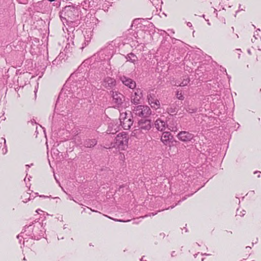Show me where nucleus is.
<instances>
[{
    "label": "nucleus",
    "mask_w": 261,
    "mask_h": 261,
    "mask_svg": "<svg viewBox=\"0 0 261 261\" xmlns=\"http://www.w3.org/2000/svg\"><path fill=\"white\" fill-rule=\"evenodd\" d=\"M23 231L17 236V238L20 237L24 238V236L31 237L34 240H38L42 237H44L45 229L43 224L38 221H35L29 226L25 225L24 227Z\"/></svg>",
    "instance_id": "1"
},
{
    "label": "nucleus",
    "mask_w": 261,
    "mask_h": 261,
    "mask_svg": "<svg viewBox=\"0 0 261 261\" xmlns=\"http://www.w3.org/2000/svg\"><path fill=\"white\" fill-rule=\"evenodd\" d=\"M79 15V11L76 7L73 6H66L60 12V18L63 23L67 22H72Z\"/></svg>",
    "instance_id": "2"
},
{
    "label": "nucleus",
    "mask_w": 261,
    "mask_h": 261,
    "mask_svg": "<svg viewBox=\"0 0 261 261\" xmlns=\"http://www.w3.org/2000/svg\"><path fill=\"white\" fill-rule=\"evenodd\" d=\"M128 137L126 133H119L114 139V142L110 145L106 144V148H117L119 150H124L128 146Z\"/></svg>",
    "instance_id": "3"
},
{
    "label": "nucleus",
    "mask_w": 261,
    "mask_h": 261,
    "mask_svg": "<svg viewBox=\"0 0 261 261\" xmlns=\"http://www.w3.org/2000/svg\"><path fill=\"white\" fill-rule=\"evenodd\" d=\"M151 126L150 120L142 119L138 121L139 128L135 129L132 133V135L137 138H141L151 129Z\"/></svg>",
    "instance_id": "4"
},
{
    "label": "nucleus",
    "mask_w": 261,
    "mask_h": 261,
    "mask_svg": "<svg viewBox=\"0 0 261 261\" xmlns=\"http://www.w3.org/2000/svg\"><path fill=\"white\" fill-rule=\"evenodd\" d=\"M132 116L146 118L151 114L150 108L145 105L134 106L132 108Z\"/></svg>",
    "instance_id": "5"
},
{
    "label": "nucleus",
    "mask_w": 261,
    "mask_h": 261,
    "mask_svg": "<svg viewBox=\"0 0 261 261\" xmlns=\"http://www.w3.org/2000/svg\"><path fill=\"white\" fill-rule=\"evenodd\" d=\"M132 116H128L126 112L121 113L119 117V121L121 125L124 129H129L133 125V120Z\"/></svg>",
    "instance_id": "6"
},
{
    "label": "nucleus",
    "mask_w": 261,
    "mask_h": 261,
    "mask_svg": "<svg viewBox=\"0 0 261 261\" xmlns=\"http://www.w3.org/2000/svg\"><path fill=\"white\" fill-rule=\"evenodd\" d=\"M177 138L182 142H187L191 141L194 137V135L189 132L181 131L177 135Z\"/></svg>",
    "instance_id": "7"
},
{
    "label": "nucleus",
    "mask_w": 261,
    "mask_h": 261,
    "mask_svg": "<svg viewBox=\"0 0 261 261\" xmlns=\"http://www.w3.org/2000/svg\"><path fill=\"white\" fill-rule=\"evenodd\" d=\"M113 102L115 104V107L119 108L123 103L124 100V96L121 93L117 91H112Z\"/></svg>",
    "instance_id": "8"
},
{
    "label": "nucleus",
    "mask_w": 261,
    "mask_h": 261,
    "mask_svg": "<svg viewBox=\"0 0 261 261\" xmlns=\"http://www.w3.org/2000/svg\"><path fill=\"white\" fill-rule=\"evenodd\" d=\"M143 96L142 90L140 89H137L135 93L132 94L130 98V101L132 103L137 106L140 103V100Z\"/></svg>",
    "instance_id": "9"
},
{
    "label": "nucleus",
    "mask_w": 261,
    "mask_h": 261,
    "mask_svg": "<svg viewBox=\"0 0 261 261\" xmlns=\"http://www.w3.org/2000/svg\"><path fill=\"white\" fill-rule=\"evenodd\" d=\"M120 80L125 86L128 87L130 89H134L136 87V82L128 77L123 75L120 77Z\"/></svg>",
    "instance_id": "10"
},
{
    "label": "nucleus",
    "mask_w": 261,
    "mask_h": 261,
    "mask_svg": "<svg viewBox=\"0 0 261 261\" xmlns=\"http://www.w3.org/2000/svg\"><path fill=\"white\" fill-rule=\"evenodd\" d=\"M116 82L115 79L110 77H106L102 82V85L108 89H112L115 87Z\"/></svg>",
    "instance_id": "11"
},
{
    "label": "nucleus",
    "mask_w": 261,
    "mask_h": 261,
    "mask_svg": "<svg viewBox=\"0 0 261 261\" xmlns=\"http://www.w3.org/2000/svg\"><path fill=\"white\" fill-rule=\"evenodd\" d=\"M147 99L149 103L152 108L158 109L160 107V103L158 99L155 98L154 94H149L147 95Z\"/></svg>",
    "instance_id": "12"
},
{
    "label": "nucleus",
    "mask_w": 261,
    "mask_h": 261,
    "mask_svg": "<svg viewBox=\"0 0 261 261\" xmlns=\"http://www.w3.org/2000/svg\"><path fill=\"white\" fill-rule=\"evenodd\" d=\"M155 127L159 131L162 132L165 130L167 126V122L161 118L157 119L154 122Z\"/></svg>",
    "instance_id": "13"
},
{
    "label": "nucleus",
    "mask_w": 261,
    "mask_h": 261,
    "mask_svg": "<svg viewBox=\"0 0 261 261\" xmlns=\"http://www.w3.org/2000/svg\"><path fill=\"white\" fill-rule=\"evenodd\" d=\"M172 137L169 132H164L162 134L161 140L164 145H168L169 144L170 140L172 139Z\"/></svg>",
    "instance_id": "14"
},
{
    "label": "nucleus",
    "mask_w": 261,
    "mask_h": 261,
    "mask_svg": "<svg viewBox=\"0 0 261 261\" xmlns=\"http://www.w3.org/2000/svg\"><path fill=\"white\" fill-rule=\"evenodd\" d=\"M91 32L90 31H85L84 36L82 37L83 42L82 43V46L80 47L81 49L85 47L91 40Z\"/></svg>",
    "instance_id": "15"
},
{
    "label": "nucleus",
    "mask_w": 261,
    "mask_h": 261,
    "mask_svg": "<svg viewBox=\"0 0 261 261\" xmlns=\"http://www.w3.org/2000/svg\"><path fill=\"white\" fill-rule=\"evenodd\" d=\"M182 82L178 81L176 82L175 85L178 86H187L190 82V79L188 76L185 75L182 77Z\"/></svg>",
    "instance_id": "16"
},
{
    "label": "nucleus",
    "mask_w": 261,
    "mask_h": 261,
    "mask_svg": "<svg viewBox=\"0 0 261 261\" xmlns=\"http://www.w3.org/2000/svg\"><path fill=\"white\" fill-rule=\"evenodd\" d=\"M97 144V141L94 139H86L84 143V145L86 147H92L94 146Z\"/></svg>",
    "instance_id": "17"
},
{
    "label": "nucleus",
    "mask_w": 261,
    "mask_h": 261,
    "mask_svg": "<svg viewBox=\"0 0 261 261\" xmlns=\"http://www.w3.org/2000/svg\"><path fill=\"white\" fill-rule=\"evenodd\" d=\"M127 61L130 62L135 64L138 61V57L133 53H131L127 55L125 57Z\"/></svg>",
    "instance_id": "18"
},
{
    "label": "nucleus",
    "mask_w": 261,
    "mask_h": 261,
    "mask_svg": "<svg viewBox=\"0 0 261 261\" xmlns=\"http://www.w3.org/2000/svg\"><path fill=\"white\" fill-rule=\"evenodd\" d=\"M66 94V91L64 89H63L62 90H61V92H60L59 96H58V98L57 99V102H56V107H57L60 104V102L62 101L63 100H65V94Z\"/></svg>",
    "instance_id": "19"
},
{
    "label": "nucleus",
    "mask_w": 261,
    "mask_h": 261,
    "mask_svg": "<svg viewBox=\"0 0 261 261\" xmlns=\"http://www.w3.org/2000/svg\"><path fill=\"white\" fill-rule=\"evenodd\" d=\"M168 127V129L171 131L176 132L178 130V127L177 126V124L176 122H173L172 124H170L169 125L167 126Z\"/></svg>",
    "instance_id": "20"
},
{
    "label": "nucleus",
    "mask_w": 261,
    "mask_h": 261,
    "mask_svg": "<svg viewBox=\"0 0 261 261\" xmlns=\"http://www.w3.org/2000/svg\"><path fill=\"white\" fill-rule=\"evenodd\" d=\"M81 6L83 7V9L85 10H87L88 8L92 7L89 0H84L82 2Z\"/></svg>",
    "instance_id": "21"
},
{
    "label": "nucleus",
    "mask_w": 261,
    "mask_h": 261,
    "mask_svg": "<svg viewBox=\"0 0 261 261\" xmlns=\"http://www.w3.org/2000/svg\"><path fill=\"white\" fill-rule=\"evenodd\" d=\"M21 198L22 199V201L23 202H27L28 200H30V194L28 193H24L23 195L21 196Z\"/></svg>",
    "instance_id": "22"
},
{
    "label": "nucleus",
    "mask_w": 261,
    "mask_h": 261,
    "mask_svg": "<svg viewBox=\"0 0 261 261\" xmlns=\"http://www.w3.org/2000/svg\"><path fill=\"white\" fill-rule=\"evenodd\" d=\"M3 140H4V147L3 148L2 151V153L3 154H5L7 153V151H8V150H7V145H6V140L5 138H2Z\"/></svg>",
    "instance_id": "23"
},
{
    "label": "nucleus",
    "mask_w": 261,
    "mask_h": 261,
    "mask_svg": "<svg viewBox=\"0 0 261 261\" xmlns=\"http://www.w3.org/2000/svg\"><path fill=\"white\" fill-rule=\"evenodd\" d=\"M176 97L179 100H184V96L181 94V93H179V91H177L176 93Z\"/></svg>",
    "instance_id": "24"
},
{
    "label": "nucleus",
    "mask_w": 261,
    "mask_h": 261,
    "mask_svg": "<svg viewBox=\"0 0 261 261\" xmlns=\"http://www.w3.org/2000/svg\"><path fill=\"white\" fill-rule=\"evenodd\" d=\"M74 141L75 142V143H77V144H82V142L80 139V137L79 136H76L74 137Z\"/></svg>",
    "instance_id": "25"
},
{
    "label": "nucleus",
    "mask_w": 261,
    "mask_h": 261,
    "mask_svg": "<svg viewBox=\"0 0 261 261\" xmlns=\"http://www.w3.org/2000/svg\"><path fill=\"white\" fill-rule=\"evenodd\" d=\"M186 111L190 113H195L196 112V109H191L190 108H188L186 109Z\"/></svg>",
    "instance_id": "26"
},
{
    "label": "nucleus",
    "mask_w": 261,
    "mask_h": 261,
    "mask_svg": "<svg viewBox=\"0 0 261 261\" xmlns=\"http://www.w3.org/2000/svg\"><path fill=\"white\" fill-rule=\"evenodd\" d=\"M116 221H119V222H124V221L121 220H118V219H114ZM130 220H127L125 222H129Z\"/></svg>",
    "instance_id": "27"
},
{
    "label": "nucleus",
    "mask_w": 261,
    "mask_h": 261,
    "mask_svg": "<svg viewBox=\"0 0 261 261\" xmlns=\"http://www.w3.org/2000/svg\"><path fill=\"white\" fill-rule=\"evenodd\" d=\"M258 34H254V36H253V37L254 38V39H258Z\"/></svg>",
    "instance_id": "28"
},
{
    "label": "nucleus",
    "mask_w": 261,
    "mask_h": 261,
    "mask_svg": "<svg viewBox=\"0 0 261 261\" xmlns=\"http://www.w3.org/2000/svg\"><path fill=\"white\" fill-rule=\"evenodd\" d=\"M187 24V25L189 27H192V23L190 22H188Z\"/></svg>",
    "instance_id": "29"
},
{
    "label": "nucleus",
    "mask_w": 261,
    "mask_h": 261,
    "mask_svg": "<svg viewBox=\"0 0 261 261\" xmlns=\"http://www.w3.org/2000/svg\"><path fill=\"white\" fill-rule=\"evenodd\" d=\"M16 77H14V79H15ZM17 77V83H19V79H21L22 78V76H18V77Z\"/></svg>",
    "instance_id": "30"
},
{
    "label": "nucleus",
    "mask_w": 261,
    "mask_h": 261,
    "mask_svg": "<svg viewBox=\"0 0 261 261\" xmlns=\"http://www.w3.org/2000/svg\"><path fill=\"white\" fill-rule=\"evenodd\" d=\"M56 62H57V60H56H56H54V61H53V65H55V64H56Z\"/></svg>",
    "instance_id": "31"
},
{
    "label": "nucleus",
    "mask_w": 261,
    "mask_h": 261,
    "mask_svg": "<svg viewBox=\"0 0 261 261\" xmlns=\"http://www.w3.org/2000/svg\"><path fill=\"white\" fill-rule=\"evenodd\" d=\"M242 10H243V9H241V7H239V10H238V11L236 12V14H237V13L239 11H242Z\"/></svg>",
    "instance_id": "32"
},
{
    "label": "nucleus",
    "mask_w": 261,
    "mask_h": 261,
    "mask_svg": "<svg viewBox=\"0 0 261 261\" xmlns=\"http://www.w3.org/2000/svg\"><path fill=\"white\" fill-rule=\"evenodd\" d=\"M247 51H248V53L249 55H251V51H250V49H248Z\"/></svg>",
    "instance_id": "33"
},
{
    "label": "nucleus",
    "mask_w": 261,
    "mask_h": 261,
    "mask_svg": "<svg viewBox=\"0 0 261 261\" xmlns=\"http://www.w3.org/2000/svg\"><path fill=\"white\" fill-rule=\"evenodd\" d=\"M109 53H110V55H109V56H108V59H109V57H110H110H112V53H110V51H109Z\"/></svg>",
    "instance_id": "34"
},
{
    "label": "nucleus",
    "mask_w": 261,
    "mask_h": 261,
    "mask_svg": "<svg viewBox=\"0 0 261 261\" xmlns=\"http://www.w3.org/2000/svg\"><path fill=\"white\" fill-rule=\"evenodd\" d=\"M246 249L247 250H249V249H251V247H249V246H247V247H246Z\"/></svg>",
    "instance_id": "35"
},
{
    "label": "nucleus",
    "mask_w": 261,
    "mask_h": 261,
    "mask_svg": "<svg viewBox=\"0 0 261 261\" xmlns=\"http://www.w3.org/2000/svg\"><path fill=\"white\" fill-rule=\"evenodd\" d=\"M260 173L261 172H260V171H255V172H254V174H256V173Z\"/></svg>",
    "instance_id": "36"
},
{
    "label": "nucleus",
    "mask_w": 261,
    "mask_h": 261,
    "mask_svg": "<svg viewBox=\"0 0 261 261\" xmlns=\"http://www.w3.org/2000/svg\"><path fill=\"white\" fill-rule=\"evenodd\" d=\"M117 128H118V126H116V128H115L114 129V130L115 131V132H117Z\"/></svg>",
    "instance_id": "37"
},
{
    "label": "nucleus",
    "mask_w": 261,
    "mask_h": 261,
    "mask_svg": "<svg viewBox=\"0 0 261 261\" xmlns=\"http://www.w3.org/2000/svg\"><path fill=\"white\" fill-rule=\"evenodd\" d=\"M54 176H55V179H56V181H57V182H59L58 180H57V179L56 178V177L55 176V175H54Z\"/></svg>",
    "instance_id": "38"
},
{
    "label": "nucleus",
    "mask_w": 261,
    "mask_h": 261,
    "mask_svg": "<svg viewBox=\"0 0 261 261\" xmlns=\"http://www.w3.org/2000/svg\"><path fill=\"white\" fill-rule=\"evenodd\" d=\"M32 165H33V164H31V165H26V166L30 167L31 166H32Z\"/></svg>",
    "instance_id": "39"
},
{
    "label": "nucleus",
    "mask_w": 261,
    "mask_h": 261,
    "mask_svg": "<svg viewBox=\"0 0 261 261\" xmlns=\"http://www.w3.org/2000/svg\"><path fill=\"white\" fill-rule=\"evenodd\" d=\"M239 215H240L241 216H243L245 214L244 213H243L242 215L241 214H239Z\"/></svg>",
    "instance_id": "40"
},
{
    "label": "nucleus",
    "mask_w": 261,
    "mask_h": 261,
    "mask_svg": "<svg viewBox=\"0 0 261 261\" xmlns=\"http://www.w3.org/2000/svg\"><path fill=\"white\" fill-rule=\"evenodd\" d=\"M156 214V213H151V215H152V216H154V215H155Z\"/></svg>",
    "instance_id": "41"
},
{
    "label": "nucleus",
    "mask_w": 261,
    "mask_h": 261,
    "mask_svg": "<svg viewBox=\"0 0 261 261\" xmlns=\"http://www.w3.org/2000/svg\"><path fill=\"white\" fill-rule=\"evenodd\" d=\"M255 39H251V41H252V42H254V41H255Z\"/></svg>",
    "instance_id": "42"
},
{
    "label": "nucleus",
    "mask_w": 261,
    "mask_h": 261,
    "mask_svg": "<svg viewBox=\"0 0 261 261\" xmlns=\"http://www.w3.org/2000/svg\"><path fill=\"white\" fill-rule=\"evenodd\" d=\"M109 49H105L104 51L106 52V51H109Z\"/></svg>",
    "instance_id": "43"
},
{
    "label": "nucleus",
    "mask_w": 261,
    "mask_h": 261,
    "mask_svg": "<svg viewBox=\"0 0 261 261\" xmlns=\"http://www.w3.org/2000/svg\"><path fill=\"white\" fill-rule=\"evenodd\" d=\"M39 211H40V210H37L36 211V212H37V213H39Z\"/></svg>",
    "instance_id": "44"
},
{
    "label": "nucleus",
    "mask_w": 261,
    "mask_h": 261,
    "mask_svg": "<svg viewBox=\"0 0 261 261\" xmlns=\"http://www.w3.org/2000/svg\"><path fill=\"white\" fill-rule=\"evenodd\" d=\"M39 211H40V210H37L36 211V212H37V213H39Z\"/></svg>",
    "instance_id": "45"
},
{
    "label": "nucleus",
    "mask_w": 261,
    "mask_h": 261,
    "mask_svg": "<svg viewBox=\"0 0 261 261\" xmlns=\"http://www.w3.org/2000/svg\"><path fill=\"white\" fill-rule=\"evenodd\" d=\"M48 1L51 2L55 1V0H48Z\"/></svg>",
    "instance_id": "46"
},
{
    "label": "nucleus",
    "mask_w": 261,
    "mask_h": 261,
    "mask_svg": "<svg viewBox=\"0 0 261 261\" xmlns=\"http://www.w3.org/2000/svg\"><path fill=\"white\" fill-rule=\"evenodd\" d=\"M41 197H47V196H40Z\"/></svg>",
    "instance_id": "47"
},
{
    "label": "nucleus",
    "mask_w": 261,
    "mask_h": 261,
    "mask_svg": "<svg viewBox=\"0 0 261 261\" xmlns=\"http://www.w3.org/2000/svg\"><path fill=\"white\" fill-rule=\"evenodd\" d=\"M110 133H112V134H114L115 133L114 132H110Z\"/></svg>",
    "instance_id": "48"
},
{
    "label": "nucleus",
    "mask_w": 261,
    "mask_h": 261,
    "mask_svg": "<svg viewBox=\"0 0 261 261\" xmlns=\"http://www.w3.org/2000/svg\"><path fill=\"white\" fill-rule=\"evenodd\" d=\"M174 207V206H171V208H173Z\"/></svg>",
    "instance_id": "49"
},
{
    "label": "nucleus",
    "mask_w": 261,
    "mask_h": 261,
    "mask_svg": "<svg viewBox=\"0 0 261 261\" xmlns=\"http://www.w3.org/2000/svg\"><path fill=\"white\" fill-rule=\"evenodd\" d=\"M143 257L140 259V261H143Z\"/></svg>",
    "instance_id": "50"
},
{
    "label": "nucleus",
    "mask_w": 261,
    "mask_h": 261,
    "mask_svg": "<svg viewBox=\"0 0 261 261\" xmlns=\"http://www.w3.org/2000/svg\"><path fill=\"white\" fill-rule=\"evenodd\" d=\"M257 177H260V174H258Z\"/></svg>",
    "instance_id": "51"
},
{
    "label": "nucleus",
    "mask_w": 261,
    "mask_h": 261,
    "mask_svg": "<svg viewBox=\"0 0 261 261\" xmlns=\"http://www.w3.org/2000/svg\"><path fill=\"white\" fill-rule=\"evenodd\" d=\"M203 260H204L203 258H201V261H203Z\"/></svg>",
    "instance_id": "52"
},
{
    "label": "nucleus",
    "mask_w": 261,
    "mask_h": 261,
    "mask_svg": "<svg viewBox=\"0 0 261 261\" xmlns=\"http://www.w3.org/2000/svg\"><path fill=\"white\" fill-rule=\"evenodd\" d=\"M260 92H261V89H260Z\"/></svg>",
    "instance_id": "53"
}]
</instances>
